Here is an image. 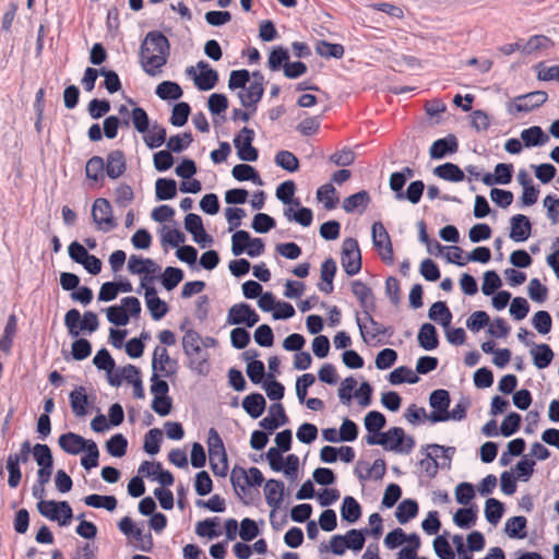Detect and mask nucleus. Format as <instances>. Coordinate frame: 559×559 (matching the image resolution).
<instances>
[{
    "instance_id": "nucleus-1",
    "label": "nucleus",
    "mask_w": 559,
    "mask_h": 559,
    "mask_svg": "<svg viewBox=\"0 0 559 559\" xmlns=\"http://www.w3.org/2000/svg\"><path fill=\"white\" fill-rule=\"evenodd\" d=\"M140 62L151 76L162 72L170 55V43L160 31L148 32L140 46Z\"/></svg>"
},
{
    "instance_id": "nucleus-2",
    "label": "nucleus",
    "mask_w": 559,
    "mask_h": 559,
    "mask_svg": "<svg viewBox=\"0 0 559 559\" xmlns=\"http://www.w3.org/2000/svg\"><path fill=\"white\" fill-rule=\"evenodd\" d=\"M377 436H366V442L369 445H382L385 450L397 453L408 454L415 447V440L411 436H406L401 427H392L389 430L378 433Z\"/></svg>"
},
{
    "instance_id": "nucleus-3",
    "label": "nucleus",
    "mask_w": 559,
    "mask_h": 559,
    "mask_svg": "<svg viewBox=\"0 0 559 559\" xmlns=\"http://www.w3.org/2000/svg\"><path fill=\"white\" fill-rule=\"evenodd\" d=\"M210 467L215 476L225 477L228 472L227 453L223 439L215 428H210L207 435Z\"/></svg>"
},
{
    "instance_id": "nucleus-4",
    "label": "nucleus",
    "mask_w": 559,
    "mask_h": 559,
    "mask_svg": "<svg viewBox=\"0 0 559 559\" xmlns=\"http://www.w3.org/2000/svg\"><path fill=\"white\" fill-rule=\"evenodd\" d=\"M64 325L72 337H78L82 330L88 333L95 332L99 326V322L97 314L93 311L84 312L81 319V313L78 309H70L64 316Z\"/></svg>"
},
{
    "instance_id": "nucleus-5",
    "label": "nucleus",
    "mask_w": 559,
    "mask_h": 559,
    "mask_svg": "<svg viewBox=\"0 0 559 559\" xmlns=\"http://www.w3.org/2000/svg\"><path fill=\"white\" fill-rule=\"evenodd\" d=\"M263 481V474L258 467L246 471L243 467L235 466L230 472V483L238 496L246 495L248 487H259Z\"/></svg>"
},
{
    "instance_id": "nucleus-6",
    "label": "nucleus",
    "mask_w": 559,
    "mask_h": 559,
    "mask_svg": "<svg viewBox=\"0 0 559 559\" xmlns=\"http://www.w3.org/2000/svg\"><path fill=\"white\" fill-rule=\"evenodd\" d=\"M38 512L50 521H57L60 525L70 524L73 511L68 501L41 500L37 502Z\"/></svg>"
},
{
    "instance_id": "nucleus-7",
    "label": "nucleus",
    "mask_w": 559,
    "mask_h": 559,
    "mask_svg": "<svg viewBox=\"0 0 559 559\" xmlns=\"http://www.w3.org/2000/svg\"><path fill=\"white\" fill-rule=\"evenodd\" d=\"M341 263L348 276L358 274L361 270V253L358 241L354 238H346L343 241Z\"/></svg>"
},
{
    "instance_id": "nucleus-8",
    "label": "nucleus",
    "mask_w": 559,
    "mask_h": 559,
    "mask_svg": "<svg viewBox=\"0 0 559 559\" xmlns=\"http://www.w3.org/2000/svg\"><path fill=\"white\" fill-rule=\"evenodd\" d=\"M356 324L365 343H369L371 340H374L381 335L391 336L393 334V331L390 328H385L376 321L372 317V313H368L367 311L366 316L364 317L356 312Z\"/></svg>"
},
{
    "instance_id": "nucleus-9",
    "label": "nucleus",
    "mask_w": 559,
    "mask_h": 559,
    "mask_svg": "<svg viewBox=\"0 0 559 559\" xmlns=\"http://www.w3.org/2000/svg\"><path fill=\"white\" fill-rule=\"evenodd\" d=\"M146 280L147 276L142 277L140 288L136 293L141 294V289H144L145 302L150 314L153 320L158 321L167 314L168 305L157 296V290L153 285H146Z\"/></svg>"
},
{
    "instance_id": "nucleus-10",
    "label": "nucleus",
    "mask_w": 559,
    "mask_h": 559,
    "mask_svg": "<svg viewBox=\"0 0 559 559\" xmlns=\"http://www.w3.org/2000/svg\"><path fill=\"white\" fill-rule=\"evenodd\" d=\"M254 131L248 127H243L234 138V145L240 160L255 162L259 157L258 150L252 145L254 141Z\"/></svg>"
},
{
    "instance_id": "nucleus-11",
    "label": "nucleus",
    "mask_w": 559,
    "mask_h": 559,
    "mask_svg": "<svg viewBox=\"0 0 559 559\" xmlns=\"http://www.w3.org/2000/svg\"><path fill=\"white\" fill-rule=\"evenodd\" d=\"M547 98L548 94L544 91L531 92L515 97L512 103L508 104L507 109L510 115L528 112L546 103Z\"/></svg>"
},
{
    "instance_id": "nucleus-12",
    "label": "nucleus",
    "mask_w": 559,
    "mask_h": 559,
    "mask_svg": "<svg viewBox=\"0 0 559 559\" xmlns=\"http://www.w3.org/2000/svg\"><path fill=\"white\" fill-rule=\"evenodd\" d=\"M92 218L97 227L104 233H108L117 227V223L112 215L111 204L105 198H98L95 200L92 209Z\"/></svg>"
},
{
    "instance_id": "nucleus-13",
    "label": "nucleus",
    "mask_w": 559,
    "mask_h": 559,
    "mask_svg": "<svg viewBox=\"0 0 559 559\" xmlns=\"http://www.w3.org/2000/svg\"><path fill=\"white\" fill-rule=\"evenodd\" d=\"M451 403L450 393L444 389H437L430 393L429 405L432 408L427 418L431 423L445 421V414Z\"/></svg>"
},
{
    "instance_id": "nucleus-14",
    "label": "nucleus",
    "mask_w": 559,
    "mask_h": 559,
    "mask_svg": "<svg viewBox=\"0 0 559 559\" xmlns=\"http://www.w3.org/2000/svg\"><path fill=\"white\" fill-rule=\"evenodd\" d=\"M152 371L170 378L177 372V360L170 358L165 347L156 346L152 357Z\"/></svg>"
},
{
    "instance_id": "nucleus-15",
    "label": "nucleus",
    "mask_w": 559,
    "mask_h": 559,
    "mask_svg": "<svg viewBox=\"0 0 559 559\" xmlns=\"http://www.w3.org/2000/svg\"><path fill=\"white\" fill-rule=\"evenodd\" d=\"M352 293L359 301V306L361 308V317L366 316V311L368 313H372L376 310L373 293L371 288L365 283L359 280L354 281L352 283Z\"/></svg>"
},
{
    "instance_id": "nucleus-16",
    "label": "nucleus",
    "mask_w": 559,
    "mask_h": 559,
    "mask_svg": "<svg viewBox=\"0 0 559 559\" xmlns=\"http://www.w3.org/2000/svg\"><path fill=\"white\" fill-rule=\"evenodd\" d=\"M197 69L200 71L199 75L194 78L197 88L200 91L214 88L218 82V72L204 60L197 63Z\"/></svg>"
},
{
    "instance_id": "nucleus-17",
    "label": "nucleus",
    "mask_w": 559,
    "mask_h": 559,
    "mask_svg": "<svg viewBox=\"0 0 559 559\" xmlns=\"http://www.w3.org/2000/svg\"><path fill=\"white\" fill-rule=\"evenodd\" d=\"M285 484L280 479H269L264 486L265 501L272 508L271 518L282 507L284 501Z\"/></svg>"
},
{
    "instance_id": "nucleus-18",
    "label": "nucleus",
    "mask_w": 559,
    "mask_h": 559,
    "mask_svg": "<svg viewBox=\"0 0 559 559\" xmlns=\"http://www.w3.org/2000/svg\"><path fill=\"white\" fill-rule=\"evenodd\" d=\"M459 150V141L454 134H448L444 138L436 140L430 148L431 159H443L449 154H454Z\"/></svg>"
},
{
    "instance_id": "nucleus-19",
    "label": "nucleus",
    "mask_w": 559,
    "mask_h": 559,
    "mask_svg": "<svg viewBox=\"0 0 559 559\" xmlns=\"http://www.w3.org/2000/svg\"><path fill=\"white\" fill-rule=\"evenodd\" d=\"M532 233V223L524 214H515L510 218V238L515 242L528 239Z\"/></svg>"
},
{
    "instance_id": "nucleus-20",
    "label": "nucleus",
    "mask_w": 559,
    "mask_h": 559,
    "mask_svg": "<svg viewBox=\"0 0 559 559\" xmlns=\"http://www.w3.org/2000/svg\"><path fill=\"white\" fill-rule=\"evenodd\" d=\"M264 94V86L261 83H248L243 91L238 93V98L242 107L257 111V106Z\"/></svg>"
},
{
    "instance_id": "nucleus-21",
    "label": "nucleus",
    "mask_w": 559,
    "mask_h": 559,
    "mask_svg": "<svg viewBox=\"0 0 559 559\" xmlns=\"http://www.w3.org/2000/svg\"><path fill=\"white\" fill-rule=\"evenodd\" d=\"M126 158L124 154L120 150H115L108 153L105 162L106 175L110 179H117L122 176L126 171Z\"/></svg>"
},
{
    "instance_id": "nucleus-22",
    "label": "nucleus",
    "mask_w": 559,
    "mask_h": 559,
    "mask_svg": "<svg viewBox=\"0 0 559 559\" xmlns=\"http://www.w3.org/2000/svg\"><path fill=\"white\" fill-rule=\"evenodd\" d=\"M58 443L66 453L75 455L84 451L90 440L74 432H66L59 437Z\"/></svg>"
},
{
    "instance_id": "nucleus-23",
    "label": "nucleus",
    "mask_w": 559,
    "mask_h": 559,
    "mask_svg": "<svg viewBox=\"0 0 559 559\" xmlns=\"http://www.w3.org/2000/svg\"><path fill=\"white\" fill-rule=\"evenodd\" d=\"M128 270L131 274L147 276L159 271V266L150 258L132 254L128 261Z\"/></svg>"
},
{
    "instance_id": "nucleus-24",
    "label": "nucleus",
    "mask_w": 559,
    "mask_h": 559,
    "mask_svg": "<svg viewBox=\"0 0 559 559\" xmlns=\"http://www.w3.org/2000/svg\"><path fill=\"white\" fill-rule=\"evenodd\" d=\"M241 405L251 418L257 419L264 413L266 401L261 393L254 392L247 395Z\"/></svg>"
},
{
    "instance_id": "nucleus-25",
    "label": "nucleus",
    "mask_w": 559,
    "mask_h": 559,
    "mask_svg": "<svg viewBox=\"0 0 559 559\" xmlns=\"http://www.w3.org/2000/svg\"><path fill=\"white\" fill-rule=\"evenodd\" d=\"M370 203V195L366 190L358 191L343 201V209L346 213H364Z\"/></svg>"
},
{
    "instance_id": "nucleus-26",
    "label": "nucleus",
    "mask_w": 559,
    "mask_h": 559,
    "mask_svg": "<svg viewBox=\"0 0 559 559\" xmlns=\"http://www.w3.org/2000/svg\"><path fill=\"white\" fill-rule=\"evenodd\" d=\"M419 346L425 350H433L439 345L437 329L431 323H424L417 335Z\"/></svg>"
},
{
    "instance_id": "nucleus-27",
    "label": "nucleus",
    "mask_w": 559,
    "mask_h": 559,
    "mask_svg": "<svg viewBox=\"0 0 559 559\" xmlns=\"http://www.w3.org/2000/svg\"><path fill=\"white\" fill-rule=\"evenodd\" d=\"M69 400L75 416L83 417L88 414V399L84 386H79L70 392Z\"/></svg>"
},
{
    "instance_id": "nucleus-28",
    "label": "nucleus",
    "mask_w": 559,
    "mask_h": 559,
    "mask_svg": "<svg viewBox=\"0 0 559 559\" xmlns=\"http://www.w3.org/2000/svg\"><path fill=\"white\" fill-rule=\"evenodd\" d=\"M521 140L526 147L542 146L548 142L549 136L539 126H533L522 130Z\"/></svg>"
},
{
    "instance_id": "nucleus-29",
    "label": "nucleus",
    "mask_w": 559,
    "mask_h": 559,
    "mask_svg": "<svg viewBox=\"0 0 559 559\" xmlns=\"http://www.w3.org/2000/svg\"><path fill=\"white\" fill-rule=\"evenodd\" d=\"M231 175L237 181H252L254 185L262 186L263 181L257 169L249 164H237L231 169Z\"/></svg>"
},
{
    "instance_id": "nucleus-30",
    "label": "nucleus",
    "mask_w": 559,
    "mask_h": 559,
    "mask_svg": "<svg viewBox=\"0 0 559 559\" xmlns=\"http://www.w3.org/2000/svg\"><path fill=\"white\" fill-rule=\"evenodd\" d=\"M531 355L535 367L538 369L547 368L554 359V352L548 344H534Z\"/></svg>"
},
{
    "instance_id": "nucleus-31",
    "label": "nucleus",
    "mask_w": 559,
    "mask_h": 559,
    "mask_svg": "<svg viewBox=\"0 0 559 559\" xmlns=\"http://www.w3.org/2000/svg\"><path fill=\"white\" fill-rule=\"evenodd\" d=\"M433 174L450 182H460L465 178L464 171L456 164L450 162L437 166Z\"/></svg>"
},
{
    "instance_id": "nucleus-32",
    "label": "nucleus",
    "mask_w": 559,
    "mask_h": 559,
    "mask_svg": "<svg viewBox=\"0 0 559 559\" xmlns=\"http://www.w3.org/2000/svg\"><path fill=\"white\" fill-rule=\"evenodd\" d=\"M430 320L440 323L444 329L450 326L452 312L444 301H436L428 310Z\"/></svg>"
},
{
    "instance_id": "nucleus-33",
    "label": "nucleus",
    "mask_w": 559,
    "mask_h": 559,
    "mask_svg": "<svg viewBox=\"0 0 559 559\" xmlns=\"http://www.w3.org/2000/svg\"><path fill=\"white\" fill-rule=\"evenodd\" d=\"M182 349L189 358L201 356V336L197 331L191 329L185 333L182 337Z\"/></svg>"
},
{
    "instance_id": "nucleus-34",
    "label": "nucleus",
    "mask_w": 559,
    "mask_h": 559,
    "mask_svg": "<svg viewBox=\"0 0 559 559\" xmlns=\"http://www.w3.org/2000/svg\"><path fill=\"white\" fill-rule=\"evenodd\" d=\"M361 515V507L357 500L352 496H346L343 499L341 507V516L348 523H355Z\"/></svg>"
},
{
    "instance_id": "nucleus-35",
    "label": "nucleus",
    "mask_w": 559,
    "mask_h": 559,
    "mask_svg": "<svg viewBox=\"0 0 559 559\" xmlns=\"http://www.w3.org/2000/svg\"><path fill=\"white\" fill-rule=\"evenodd\" d=\"M284 216L289 222H295L302 227H308L311 225L313 221V213L312 210L306 206H298L297 211H294L293 207H286L284 209Z\"/></svg>"
},
{
    "instance_id": "nucleus-36",
    "label": "nucleus",
    "mask_w": 559,
    "mask_h": 559,
    "mask_svg": "<svg viewBox=\"0 0 559 559\" xmlns=\"http://www.w3.org/2000/svg\"><path fill=\"white\" fill-rule=\"evenodd\" d=\"M155 194L156 199L171 200L177 194V183L176 180L170 178H158L155 182Z\"/></svg>"
},
{
    "instance_id": "nucleus-37",
    "label": "nucleus",
    "mask_w": 559,
    "mask_h": 559,
    "mask_svg": "<svg viewBox=\"0 0 559 559\" xmlns=\"http://www.w3.org/2000/svg\"><path fill=\"white\" fill-rule=\"evenodd\" d=\"M389 381L393 385L402 383L415 384L419 381V377L409 367L401 366L389 374Z\"/></svg>"
},
{
    "instance_id": "nucleus-38",
    "label": "nucleus",
    "mask_w": 559,
    "mask_h": 559,
    "mask_svg": "<svg viewBox=\"0 0 559 559\" xmlns=\"http://www.w3.org/2000/svg\"><path fill=\"white\" fill-rule=\"evenodd\" d=\"M252 311V307L246 302H239L231 306L227 314V323L230 325H241L247 322L248 314Z\"/></svg>"
},
{
    "instance_id": "nucleus-39",
    "label": "nucleus",
    "mask_w": 559,
    "mask_h": 559,
    "mask_svg": "<svg viewBox=\"0 0 559 559\" xmlns=\"http://www.w3.org/2000/svg\"><path fill=\"white\" fill-rule=\"evenodd\" d=\"M418 513V503L413 499H404L397 506L395 516L400 524H406Z\"/></svg>"
},
{
    "instance_id": "nucleus-40",
    "label": "nucleus",
    "mask_w": 559,
    "mask_h": 559,
    "mask_svg": "<svg viewBox=\"0 0 559 559\" xmlns=\"http://www.w3.org/2000/svg\"><path fill=\"white\" fill-rule=\"evenodd\" d=\"M144 134L143 140L151 150L162 146L167 139L166 129L156 122Z\"/></svg>"
},
{
    "instance_id": "nucleus-41",
    "label": "nucleus",
    "mask_w": 559,
    "mask_h": 559,
    "mask_svg": "<svg viewBox=\"0 0 559 559\" xmlns=\"http://www.w3.org/2000/svg\"><path fill=\"white\" fill-rule=\"evenodd\" d=\"M526 525V518L516 515L507 520L504 531L510 538L523 539L526 536V533L524 532Z\"/></svg>"
},
{
    "instance_id": "nucleus-42",
    "label": "nucleus",
    "mask_w": 559,
    "mask_h": 559,
    "mask_svg": "<svg viewBox=\"0 0 559 559\" xmlns=\"http://www.w3.org/2000/svg\"><path fill=\"white\" fill-rule=\"evenodd\" d=\"M365 428L369 432L368 436H377L379 438L378 433H382L380 430L384 428L386 424L385 416L378 412V411H370L365 416Z\"/></svg>"
},
{
    "instance_id": "nucleus-43",
    "label": "nucleus",
    "mask_w": 559,
    "mask_h": 559,
    "mask_svg": "<svg viewBox=\"0 0 559 559\" xmlns=\"http://www.w3.org/2000/svg\"><path fill=\"white\" fill-rule=\"evenodd\" d=\"M155 94L163 100H177L182 96V90L176 82L163 81L157 85Z\"/></svg>"
},
{
    "instance_id": "nucleus-44",
    "label": "nucleus",
    "mask_w": 559,
    "mask_h": 559,
    "mask_svg": "<svg viewBox=\"0 0 559 559\" xmlns=\"http://www.w3.org/2000/svg\"><path fill=\"white\" fill-rule=\"evenodd\" d=\"M295 191V182L293 180H286L276 188L275 195L284 204L299 206V199H294Z\"/></svg>"
},
{
    "instance_id": "nucleus-45",
    "label": "nucleus",
    "mask_w": 559,
    "mask_h": 559,
    "mask_svg": "<svg viewBox=\"0 0 559 559\" xmlns=\"http://www.w3.org/2000/svg\"><path fill=\"white\" fill-rule=\"evenodd\" d=\"M439 454H436L432 449L425 448V457L420 460L419 466L429 478H435L438 469L441 468V462H438Z\"/></svg>"
},
{
    "instance_id": "nucleus-46",
    "label": "nucleus",
    "mask_w": 559,
    "mask_h": 559,
    "mask_svg": "<svg viewBox=\"0 0 559 559\" xmlns=\"http://www.w3.org/2000/svg\"><path fill=\"white\" fill-rule=\"evenodd\" d=\"M288 60V49L283 46H274L269 55L267 67L271 71L284 70V64H286Z\"/></svg>"
},
{
    "instance_id": "nucleus-47",
    "label": "nucleus",
    "mask_w": 559,
    "mask_h": 559,
    "mask_svg": "<svg viewBox=\"0 0 559 559\" xmlns=\"http://www.w3.org/2000/svg\"><path fill=\"white\" fill-rule=\"evenodd\" d=\"M477 520V509L476 507L461 508L459 509L454 516L453 522L461 528H471L475 525Z\"/></svg>"
},
{
    "instance_id": "nucleus-48",
    "label": "nucleus",
    "mask_w": 559,
    "mask_h": 559,
    "mask_svg": "<svg viewBox=\"0 0 559 559\" xmlns=\"http://www.w3.org/2000/svg\"><path fill=\"white\" fill-rule=\"evenodd\" d=\"M84 503L92 508H103L109 512H112L117 508L118 502L115 496H102L92 493L84 498Z\"/></svg>"
},
{
    "instance_id": "nucleus-49",
    "label": "nucleus",
    "mask_w": 559,
    "mask_h": 559,
    "mask_svg": "<svg viewBox=\"0 0 559 559\" xmlns=\"http://www.w3.org/2000/svg\"><path fill=\"white\" fill-rule=\"evenodd\" d=\"M316 51L323 58L341 59L344 56L345 49L341 44H333L326 40H319L316 45Z\"/></svg>"
},
{
    "instance_id": "nucleus-50",
    "label": "nucleus",
    "mask_w": 559,
    "mask_h": 559,
    "mask_svg": "<svg viewBox=\"0 0 559 559\" xmlns=\"http://www.w3.org/2000/svg\"><path fill=\"white\" fill-rule=\"evenodd\" d=\"M128 448V440L122 433H116L106 441V450L114 457H122Z\"/></svg>"
},
{
    "instance_id": "nucleus-51",
    "label": "nucleus",
    "mask_w": 559,
    "mask_h": 559,
    "mask_svg": "<svg viewBox=\"0 0 559 559\" xmlns=\"http://www.w3.org/2000/svg\"><path fill=\"white\" fill-rule=\"evenodd\" d=\"M105 160L100 156L91 157L85 166L86 177L93 181H99L105 176Z\"/></svg>"
},
{
    "instance_id": "nucleus-52",
    "label": "nucleus",
    "mask_w": 559,
    "mask_h": 559,
    "mask_svg": "<svg viewBox=\"0 0 559 559\" xmlns=\"http://www.w3.org/2000/svg\"><path fill=\"white\" fill-rule=\"evenodd\" d=\"M504 506L496 498H488L485 503V518L486 520L496 525L502 518Z\"/></svg>"
},
{
    "instance_id": "nucleus-53",
    "label": "nucleus",
    "mask_w": 559,
    "mask_h": 559,
    "mask_svg": "<svg viewBox=\"0 0 559 559\" xmlns=\"http://www.w3.org/2000/svg\"><path fill=\"white\" fill-rule=\"evenodd\" d=\"M335 188L331 183H325L317 190V199L322 202L326 210L335 209L338 198L335 195Z\"/></svg>"
},
{
    "instance_id": "nucleus-54",
    "label": "nucleus",
    "mask_w": 559,
    "mask_h": 559,
    "mask_svg": "<svg viewBox=\"0 0 559 559\" xmlns=\"http://www.w3.org/2000/svg\"><path fill=\"white\" fill-rule=\"evenodd\" d=\"M425 188L423 180H414L408 185L405 191L403 190L402 197H399L397 200H407L412 204H418L421 200Z\"/></svg>"
},
{
    "instance_id": "nucleus-55",
    "label": "nucleus",
    "mask_w": 559,
    "mask_h": 559,
    "mask_svg": "<svg viewBox=\"0 0 559 559\" xmlns=\"http://www.w3.org/2000/svg\"><path fill=\"white\" fill-rule=\"evenodd\" d=\"M274 162L275 164L289 171V173H294V171H297L298 168H299V160L298 158L296 157V155L289 151H278L275 155V158H274Z\"/></svg>"
},
{
    "instance_id": "nucleus-56",
    "label": "nucleus",
    "mask_w": 559,
    "mask_h": 559,
    "mask_svg": "<svg viewBox=\"0 0 559 559\" xmlns=\"http://www.w3.org/2000/svg\"><path fill=\"white\" fill-rule=\"evenodd\" d=\"M183 271L179 267L167 266L160 277L166 290H173L183 280Z\"/></svg>"
},
{
    "instance_id": "nucleus-57",
    "label": "nucleus",
    "mask_w": 559,
    "mask_h": 559,
    "mask_svg": "<svg viewBox=\"0 0 559 559\" xmlns=\"http://www.w3.org/2000/svg\"><path fill=\"white\" fill-rule=\"evenodd\" d=\"M163 440L162 430L158 428L150 429L144 438V451L150 455H155L160 450V442Z\"/></svg>"
},
{
    "instance_id": "nucleus-58",
    "label": "nucleus",
    "mask_w": 559,
    "mask_h": 559,
    "mask_svg": "<svg viewBox=\"0 0 559 559\" xmlns=\"http://www.w3.org/2000/svg\"><path fill=\"white\" fill-rule=\"evenodd\" d=\"M522 417L515 412L509 413L502 420L500 426V433L503 437H511L516 433L521 427Z\"/></svg>"
},
{
    "instance_id": "nucleus-59",
    "label": "nucleus",
    "mask_w": 559,
    "mask_h": 559,
    "mask_svg": "<svg viewBox=\"0 0 559 559\" xmlns=\"http://www.w3.org/2000/svg\"><path fill=\"white\" fill-rule=\"evenodd\" d=\"M192 134L190 132H185L182 134L171 135L167 140L166 146L174 153H181L192 143Z\"/></svg>"
},
{
    "instance_id": "nucleus-60",
    "label": "nucleus",
    "mask_w": 559,
    "mask_h": 559,
    "mask_svg": "<svg viewBox=\"0 0 559 559\" xmlns=\"http://www.w3.org/2000/svg\"><path fill=\"white\" fill-rule=\"evenodd\" d=\"M191 112L190 105L188 103L181 102L177 103L173 107L170 123L174 127H182L187 123L189 119V115Z\"/></svg>"
},
{
    "instance_id": "nucleus-61",
    "label": "nucleus",
    "mask_w": 559,
    "mask_h": 559,
    "mask_svg": "<svg viewBox=\"0 0 559 559\" xmlns=\"http://www.w3.org/2000/svg\"><path fill=\"white\" fill-rule=\"evenodd\" d=\"M250 241V234L247 230H237L231 236V252L238 257L247 253L248 242Z\"/></svg>"
},
{
    "instance_id": "nucleus-62",
    "label": "nucleus",
    "mask_w": 559,
    "mask_h": 559,
    "mask_svg": "<svg viewBox=\"0 0 559 559\" xmlns=\"http://www.w3.org/2000/svg\"><path fill=\"white\" fill-rule=\"evenodd\" d=\"M218 518H211L203 521H200L195 525V533L200 537L214 538L219 536L221 532L216 531V526L218 525Z\"/></svg>"
},
{
    "instance_id": "nucleus-63",
    "label": "nucleus",
    "mask_w": 559,
    "mask_h": 559,
    "mask_svg": "<svg viewBox=\"0 0 559 559\" xmlns=\"http://www.w3.org/2000/svg\"><path fill=\"white\" fill-rule=\"evenodd\" d=\"M129 538H132L135 542L136 549L143 552L152 551L154 543L150 532L144 533L143 528L136 527Z\"/></svg>"
},
{
    "instance_id": "nucleus-64",
    "label": "nucleus",
    "mask_w": 559,
    "mask_h": 559,
    "mask_svg": "<svg viewBox=\"0 0 559 559\" xmlns=\"http://www.w3.org/2000/svg\"><path fill=\"white\" fill-rule=\"evenodd\" d=\"M433 550L440 559H454L455 552L451 548L444 535H438L433 539Z\"/></svg>"
}]
</instances>
